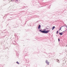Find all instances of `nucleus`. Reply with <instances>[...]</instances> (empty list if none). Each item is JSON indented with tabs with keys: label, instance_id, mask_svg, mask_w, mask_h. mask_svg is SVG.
<instances>
[{
	"label": "nucleus",
	"instance_id": "nucleus-13",
	"mask_svg": "<svg viewBox=\"0 0 67 67\" xmlns=\"http://www.w3.org/2000/svg\"><path fill=\"white\" fill-rule=\"evenodd\" d=\"M16 0V1H17V0Z\"/></svg>",
	"mask_w": 67,
	"mask_h": 67
},
{
	"label": "nucleus",
	"instance_id": "nucleus-5",
	"mask_svg": "<svg viewBox=\"0 0 67 67\" xmlns=\"http://www.w3.org/2000/svg\"><path fill=\"white\" fill-rule=\"evenodd\" d=\"M57 62H58L59 63V60L57 59Z\"/></svg>",
	"mask_w": 67,
	"mask_h": 67
},
{
	"label": "nucleus",
	"instance_id": "nucleus-9",
	"mask_svg": "<svg viewBox=\"0 0 67 67\" xmlns=\"http://www.w3.org/2000/svg\"><path fill=\"white\" fill-rule=\"evenodd\" d=\"M58 33V31H57V34Z\"/></svg>",
	"mask_w": 67,
	"mask_h": 67
},
{
	"label": "nucleus",
	"instance_id": "nucleus-7",
	"mask_svg": "<svg viewBox=\"0 0 67 67\" xmlns=\"http://www.w3.org/2000/svg\"><path fill=\"white\" fill-rule=\"evenodd\" d=\"M16 63L18 64H19V62H17Z\"/></svg>",
	"mask_w": 67,
	"mask_h": 67
},
{
	"label": "nucleus",
	"instance_id": "nucleus-2",
	"mask_svg": "<svg viewBox=\"0 0 67 67\" xmlns=\"http://www.w3.org/2000/svg\"><path fill=\"white\" fill-rule=\"evenodd\" d=\"M59 34L61 35H62L63 34V32H61Z\"/></svg>",
	"mask_w": 67,
	"mask_h": 67
},
{
	"label": "nucleus",
	"instance_id": "nucleus-1",
	"mask_svg": "<svg viewBox=\"0 0 67 67\" xmlns=\"http://www.w3.org/2000/svg\"><path fill=\"white\" fill-rule=\"evenodd\" d=\"M40 31L42 32V33H48L49 32H50V30H48L46 31H42L41 30H40Z\"/></svg>",
	"mask_w": 67,
	"mask_h": 67
},
{
	"label": "nucleus",
	"instance_id": "nucleus-4",
	"mask_svg": "<svg viewBox=\"0 0 67 67\" xmlns=\"http://www.w3.org/2000/svg\"><path fill=\"white\" fill-rule=\"evenodd\" d=\"M55 27L53 26L52 27V30H54V29H55Z\"/></svg>",
	"mask_w": 67,
	"mask_h": 67
},
{
	"label": "nucleus",
	"instance_id": "nucleus-8",
	"mask_svg": "<svg viewBox=\"0 0 67 67\" xmlns=\"http://www.w3.org/2000/svg\"><path fill=\"white\" fill-rule=\"evenodd\" d=\"M47 65H49V63L48 62V63H47Z\"/></svg>",
	"mask_w": 67,
	"mask_h": 67
},
{
	"label": "nucleus",
	"instance_id": "nucleus-11",
	"mask_svg": "<svg viewBox=\"0 0 67 67\" xmlns=\"http://www.w3.org/2000/svg\"><path fill=\"white\" fill-rule=\"evenodd\" d=\"M58 40L59 42V41H60V40H59V38Z\"/></svg>",
	"mask_w": 67,
	"mask_h": 67
},
{
	"label": "nucleus",
	"instance_id": "nucleus-10",
	"mask_svg": "<svg viewBox=\"0 0 67 67\" xmlns=\"http://www.w3.org/2000/svg\"><path fill=\"white\" fill-rule=\"evenodd\" d=\"M61 29H62V27L60 28V29H59V30H61Z\"/></svg>",
	"mask_w": 67,
	"mask_h": 67
},
{
	"label": "nucleus",
	"instance_id": "nucleus-3",
	"mask_svg": "<svg viewBox=\"0 0 67 67\" xmlns=\"http://www.w3.org/2000/svg\"><path fill=\"white\" fill-rule=\"evenodd\" d=\"M40 27H41V25H39L38 27V29H40Z\"/></svg>",
	"mask_w": 67,
	"mask_h": 67
},
{
	"label": "nucleus",
	"instance_id": "nucleus-6",
	"mask_svg": "<svg viewBox=\"0 0 67 67\" xmlns=\"http://www.w3.org/2000/svg\"><path fill=\"white\" fill-rule=\"evenodd\" d=\"M46 63H48V60H46Z\"/></svg>",
	"mask_w": 67,
	"mask_h": 67
},
{
	"label": "nucleus",
	"instance_id": "nucleus-12",
	"mask_svg": "<svg viewBox=\"0 0 67 67\" xmlns=\"http://www.w3.org/2000/svg\"><path fill=\"white\" fill-rule=\"evenodd\" d=\"M64 32V31L62 33H63V32Z\"/></svg>",
	"mask_w": 67,
	"mask_h": 67
}]
</instances>
